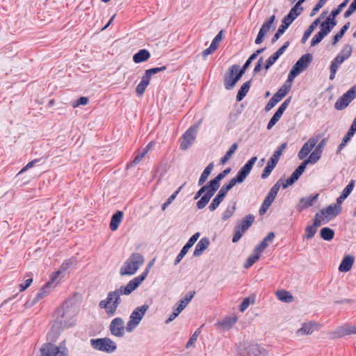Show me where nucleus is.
Returning <instances> with one entry per match:
<instances>
[{"mask_svg":"<svg viewBox=\"0 0 356 356\" xmlns=\"http://www.w3.org/2000/svg\"><path fill=\"white\" fill-rule=\"evenodd\" d=\"M257 160V156H253L249 159L243 167L238 171L235 177L229 179L227 183L222 185L218 193L212 200L209 206L211 211H215L223 201L229 191H230L236 184L243 183L248 175L250 173L253 165Z\"/></svg>","mask_w":356,"mask_h":356,"instance_id":"obj_1","label":"nucleus"},{"mask_svg":"<svg viewBox=\"0 0 356 356\" xmlns=\"http://www.w3.org/2000/svg\"><path fill=\"white\" fill-rule=\"evenodd\" d=\"M138 282V280L133 282L129 281L126 286H121L119 289L108 292L106 298L99 302V307L104 309L108 315L113 316L122 302L120 296L130 295L137 289Z\"/></svg>","mask_w":356,"mask_h":356,"instance_id":"obj_2","label":"nucleus"},{"mask_svg":"<svg viewBox=\"0 0 356 356\" xmlns=\"http://www.w3.org/2000/svg\"><path fill=\"white\" fill-rule=\"evenodd\" d=\"M76 312L74 307L65 301L54 313V323L65 329L74 325Z\"/></svg>","mask_w":356,"mask_h":356,"instance_id":"obj_3","label":"nucleus"},{"mask_svg":"<svg viewBox=\"0 0 356 356\" xmlns=\"http://www.w3.org/2000/svg\"><path fill=\"white\" fill-rule=\"evenodd\" d=\"M145 261L143 255L138 252L132 253L121 266L120 273L121 275H134Z\"/></svg>","mask_w":356,"mask_h":356,"instance_id":"obj_4","label":"nucleus"},{"mask_svg":"<svg viewBox=\"0 0 356 356\" xmlns=\"http://www.w3.org/2000/svg\"><path fill=\"white\" fill-rule=\"evenodd\" d=\"M313 56L311 54L307 53L302 55L294 64L291 69L288 77L287 82H292L293 79L302 72L306 70L311 62L312 61Z\"/></svg>","mask_w":356,"mask_h":356,"instance_id":"obj_5","label":"nucleus"},{"mask_svg":"<svg viewBox=\"0 0 356 356\" xmlns=\"http://www.w3.org/2000/svg\"><path fill=\"white\" fill-rule=\"evenodd\" d=\"M148 309L149 305L144 304L133 310L125 327L127 332H131L138 327Z\"/></svg>","mask_w":356,"mask_h":356,"instance_id":"obj_6","label":"nucleus"},{"mask_svg":"<svg viewBox=\"0 0 356 356\" xmlns=\"http://www.w3.org/2000/svg\"><path fill=\"white\" fill-rule=\"evenodd\" d=\"M90 343L93 349L106 353H113L117 349L115 342L108 337L91 339Z\"/></svg>","mask_w":356,"mask_h":356,"instance_id":"obj_7","label":"nucleus"},{"mask_svg":"<svg viewBox=\"0 0 356 356\" xmlns=\"http://www.w3.org/2000/svg\"><path fill=\"white\" fill-rule=\"evenodd\" d=\"M243 75L239 71V65H232L223 78L225 88L227 90L233 89Z\"/></svg>","mask_w":356,"mask_h":356,"instance_id":"obj_8","label":"nucleus"},{"mask_svg":"<svg viewBox=\"0 0 356 356\" xmlns=\"http://www.w3.org/2000/svg\"><path fill=\"white\" fill-rule=\"evenodd\" d=\"M205 188L207 189L204 190V195L196 203V207L198 209H202L207 206L220 187L211 181H209L205 184Z\"/></svg>","mask_w":356,"mask_h":356,"instance_id":"obj_9","label":"nucleus"},{"mask_svg":"<svg viewBox=\"0 0 356 356\" xmlns=\"http://www.w3.org/2000/svg\"><path fill=\"white\" fill-rule=\"evenodd\" d=\"M356 98V85L352 86L334 104V108L341 111L346 108L350 103Z\"/></svg>","mask_w":356,"mask_h":356,"instance_id":"obj_10","label":"nucleus"},{"mask_svg":"<svg viewBox=\"0 0 356 356\" xmlns=\"http://www.w3.org/2000/svg\"><path fill=\"white\" fill-rule=\"evenodd\" d=\"M275 21V15H273L268 19H266L264 24L261 25L259 33L257 34V36L255 39V44H260L263 41L266 35V34L270 31L272 29L273 30L275 29L274 24Z\"/></svg>","mask_w":356,"mask_h":356,"instance_id":"obj_11","label":"nucleus"},{"mask_svg":"<svg viewBox=\"0 0 356 356\" xmlns=\"http://www.w3.org/2000/svg\"><path fill=\"white\" fill-rule=\"evenodd\" d=\"M289 89L286 86H282L276 93L270 99L265 106V111L271 110L279 102H280L289 92Z\"/></svg>","mask_w":356,"mask_h":356,"instance_id":"obj_12","label":"nucleus"},{"mask_svg":"<svg viewBox=\"0 0 356 356\" xmlns=\"http://www.w3.org/2000/svg\"><path fill=\"white\" fill-rule=\"evenodd\" d=\"M200 232H196L191 236V238L188 239V241L186 242V243L181 248V251L179 252V253L177 256L175 260L174 261L175 266H177L178 264L180 263V261L184 258V257L187 254L189 249L197 241L198 238L200 237Z\"/></svg>","mask_w":356,"mask_h":356,"instance_id":"obj_13","label":"nucleus"},{"mask_svg":"<svg viewBox=\"0 0 356 356\" xmlns=\"http://www.w3.org/2000/svg\"><path fill=\"white\" fill-rule=\"evenodd\" d=\"M111 333L118 337H122L124 334V321L120 317L113 318L109 325Z\"/></svg>","mask_w":356,"mask_h":356,"instance_id":"obj_14","label":"nucleus"},{"mask_svg":"<svg viewBox=\"0 0 356 356\" xmlns=\"http://www.w3.org/2000/svg\"><path fill=\"white\" fill-rule=\"evenodd\" d=\"M318 195V193H316L300 198L296 207L297 211L301 212L309 207L313 206L317 201Z\"/></svg>","mask_w":356,"mask_h":356,"instance_id":"obj_15","label":"nucleus"},{"mask_svg":"<svg viewBox=\"0 0 356 356\" xmlns=\"http://www.w3.org/2000/svg\"><path fill=\"white\" fill-rule=\"evenodd\" d=\"M188 129L186 131L180 138V146L179 148L181 150H186L194 142L196 136V134L193 131H190Z\"/></svg>","mask_w":356,"mask_h":356,"instance_id":"obj_16","label":"nucleus"},{"mask_svg":"<svg viewBox=\"0 0 356 356\" xmlns=\"http://www.w3.org/2000/svg\"><path fill=\"white\" fill-rule=\"evenodd\" d=\"M356 133V116L355 117L350 127L349 128L347 133L343 136L341 143L339 145L336 154H340L341 151L344 148L346 145L347 143L351 139V138Z\"/></svg>","mask_w":356,"mask_h":356,"instance_id":"obj_17","label":"nucleus"},{"mask_svg":"<svg viewBox=\"0 0 356 356\" xmlns=\"http://www.w3.org/2000/svg\"><path fill=\"white\" fill-rule=\"evenodd\" d=\"M317 140L314 138H310L301 147L298 152V158L303 160L312 149L316 146Z\"/></svg>","mask_w":356,"mask_h":356,"instance_id":"obj_18","label":"nucleus"},{"mask_svg":"<svg viewBox=\"0 0 356 356\" xmlns=\"http://www.w3.org/2000/svg\"><path fill=\"white\" fill-rule=\"evenodd\" d=\"M279 159L280 157L278 156L275 155V154L272 155L261 173V177L262 179H266L270 175L273 170L277 165Z\"/></svg>","mask_w":356,"mask_h":356,"instance_id":"obj_19","label":"nucleus"},{"mask_svg":"<svg viewBox=\"0 0 356 356\" xmlns=\"http://www.w3.org/2000/svg\"><path fill=\"white\" fill-rule=\"evenodd\" d=\"M245 348L249 355L268 356L267 350L259 344H249Z\"/></svg>","mask_w":356,"mask_h":356,"instance_id":"obj_20","label":"nucleus"},{"mask_svg":"<svg viewBox=\"0 0 356 356\" xmlns=\"http://www.w3.org/2000/svg\"><path fill=\"white\" fill-rule=\"evenodd\" d=\"M51 287V282H47L39 291V292L35 295V296L31 300H29L26 305L28 307H32L35 305L40 300L44 298L48 293L49 291L47 289Z\"/></svg>","mask_w":356,"mask_h":356,"instance_id":"obj_21","label":"nucleus"},{"mask_svg":"<svg viewBox=\"0 0 356 356\" xmlns=\"http://www.w3.org/2000/svg\"><path fill=\"white\" fill-rule=\"evenodd\" d=\"M337 21L331 17L328 16L326 19L321 24L320 31L327 35L332 29L337 25Z\"/></svg>","mask_w":356,"mask_h":356,"instance_id":"obj_22","label":"nucleus"},{"mask_svg":"<svg viewBox=\"0 0 356 356\" xmlns=\"http://www.w3.org/2000/svg\"><path fill=\"white\" fill-rule=\"evenodd\" d=\"M302 10L303 8L300 6L299 3H296L283 19L291 24L292 22L301 14Z\"/></svg>","mask_w":356,"mask_h":356,"instance_id":"obj_23","label":"nucleus"},{"mask_svg":"<svg viewBox=\"0 0 356 356\" xmlns=\"http://www.w3.org/2000/svg\"><path fill=\"white\" fill-rule=\"evenodd\" d=\"M254 220V216L252 214H248L236 225V227L245 233L252 225Z\"/></svg>","mask_w":356,"mask_h":356,"instance_id":"obj_24","label":"nucleus"},{"mask_svg":"<svg viewBox=\"0 0 356 356\" xmlns=\"http://www.w3.org/2000/svg\"><path fill=\"white\" fill-rule=\"evenodd\" d=\"M325 144V139L321 140V142L315 147L314 150L309 156L308 159H309L314 164L320 159Z\"/></svg>","mask_w":356,"mask_h":356,"instance_id":"obj_25","label":"nucleus"},{"mask_svg":"<svg viewBox=\"0 0 356 356\" xmlns=\"http://www.w3.org/2000/svg\"><path fill=\"white\" fill-rule=\"evenodd\" d=\"M344 62V58L339 56L336 57L332 60L330 65V79L333 80L335 78L336 73L339 69V67Z\"/></svg>","mask_w":356,"mask_h":356,"instance_id":"obj_26","label":"nucleus"},{"mask_svg":"<svg viewBox=\"0 0 356 356\" xmlns=\"http://www.w3.org/2000/svg\"><path fill=\"white\" fill-rule=\"evenodd\" d=\"M209 239L207 237L202 238L196 244L193 252L194 257H200L203 252L209 247Z\"/></svg>","mask_w":356,"mask_h":356,"instance_id":"obj_27","label":"nucleus"},{"mask_svg":"<svg viewBox=\"0 0 356 356\" xmlns=\"http://www.w3.org/2000/svg\"><path fill=\"white\" fill-rule=\"evenodd\" d=\"M222 30L219 31L218 33V34L215 36V38L213 39V40L210 44V46L202 51L203 56H207L208 55L211 54L216 49L218 44L222 40Z\"/></svg>","mask_w":356,"mask_h":356,"instance_id":"obj_28","label":"nucleus"},{"mask_svg":"<svg viewBox=\"0 0 356 356\" xmlns=\"http://www.w3.org/2000/svg\"><path fill=\"white\" fill-rule=\"evenodd\" d=\"M353 263H354V257L352 255H349V254L346 255L343 258V259L339 266V270L342 273H346V272L349 271L351 269V268L353 265Z\"/></svg>","mask_w":356,"mask_h":356,"instance_id":"obj_29","label":"nucleus"},{"mask_svg":"<svg viewBox=\"0 0 356 356\" xmlns=\"http://www.w3.org/2000/svg\"><path fill=\"white\" fill-rule=\"evenodd\" d=\"M123 215L124 213L122 211H117L112 215L109 225L110 229L112 231H115L118 229L120 222L122 220Z\"/></svg>","mask_w":356,"mask_h":356,"instance_id":"obj_30","label":"nucleus"},{"mask_svg":"<svg viewBox=\"0 0 356 356\" xmlns=\"http://www.w3.org/2000/svg\"><path fill=\"white\" fill-rule=\"evenodd\" d=\"M65 328L59 327L57 324H53L51 330L48 332L47 338V340L49 341V343L56 341L57 339L59 337L60 332Z\"/></svg>","mask_w":356,"mask_h":356,"instance_id":"obj_31","label":"nucleus"},{"mask_svg":"<svg viewBox=\"0 0 356 356\" xmlns=\"http://www.w3.org/2000/svg\"><path fill=\"white\" fill-rule=\"evenodd\" d=\"M149 58V51L145 49H142L133 56V60L135 63H140L147 60Z\"/></svg>","mask_w":356,"mask_h":356,"instance_id":"obj_32","label":"nucleus"},{"mask_svg":"<svg viewBox=\"0 0 356 356\" xmlns=\"http://www.w3.org/2000/svg\"><path fill=\"white\" fill-rule=\"evenodd\" d=\"M291 25L290 23L287 22L285 19H282V24L278 27L277 31L273 36L271 39V43L274 44L275 43L277 40L281 37L282 34L286 31V29L289 28V26Z\"/></svg>","mask_w":356,"mask_h":356,"instance_id":"obj_33","label":"nucleus"},{"mask_svg":"<svg viewBox=\"0 0 356 356\" xmlns=\"http://www.w3.org/2000/svg\"><path fill=\"white\" fill-rule=\"evenodd\" d=\"M315 330H318V324L314 322L304 323L298 330L302 334H311Z\"/></svg>","mask_w":356,"mask_h":356,"instance_id":"obj_34","label":"nucleus"},{"mask_svg":"<svg viewBox=\"0 0 356 356\" xmlns=\"http://www.w3.org/2000/svg\"><path fill=\"white\" fill-rule=\"evenodd\" d=\"M149 81L150 79H148L145 74H143L140 82L137 85L136 88V92L137 96L140 97L144 94L146 88L149 84Z\"/></svg>","mask_w":356,"mask_h":356,"instance_id":"obj_35","label":"nucleus"},{"mask_svg":"<svg viewBox=\"0 0 356 356\" xmlns=\"http://www.w3.org/2000/svg\"><path fill=\"white\" fill-rule=\"evenodd\" d=\"M280 181H281V179H280L276 184H275L272 186V188L270 189L268 195L265 197L264 200H266V202H268L270 204H272L273 202V201L275 200V199L277 196V194L279 191V189L280 188Z\"/></svg>","mask_w":356,"mask_h":356,"instance_id":"obj_36","label":"nucleus"},{"mask_svg":"<svg viewBox=\"0 0 356 356\" xmlns=\"http://www.w3.org/2000/svg\"><path fill=\"white\" fill-rule=\"evenodd\" d=\"M251 86V80L246 81L244 83L238 90L236 99V102H241L243 100V99L245 97L247 93L248 92Z\"/></svg>","mask_w":356,"mask_h":356,"instance_id":"obj_37","label":"nucleus"},{"mask_svg":"<svg viewBox=\"0 0 356 356\" xmlns=\"http://www.w3.org/2000/svg\"><path fill=\"white\" fill-rule=\"evenodd\" d=\"M320 24V18H316L310 25L305 30L304 32V34L301 39V42L302 44L305 43L306 41L308 40L309 37L312 34V33L314 31V29L316 28V26Z\"/></svg>","mask_w":356,"mask_h":356,"instance_id":"obj_38","label":"nucleus"},{"mask_svg":"<svg viewBox=\"0 0 356 356\" xmlns=\"http://www.w3.org/2000/svg\"><path fill=\"white\" fill-rule=\"evenodd\" d=\"M213 163H210L203 170L202 173L201 174L199 180H198V185L202 186L206 181L207 180L209 176L211 175L213 169Z\"/></svg>","mask_w":356,"mask_h":356,"instance_id":"obj_39","label":"nucleus"},{"mask_svg":"<svg viewBox=\"0 0 356 356\" xmlns=\"http://www.w3.org/2000/svg\"><path fill=\"white\" fill-rule=\"evenodd\" d=\"M341 211V207L339 205H329L327 208L321 210L322 215L327 214L329 216H337Z\"/></svg>","mask_w":356,"mask_h":356,"instance_id":"obj_40","label":"nucleus"},{"mask_svg":"<svg viewBox=\"0 0 356 356\" xmlns=\"http://www.w3.org/2000/svg\"><path fill=\"white\" fill-rule=\"evenodd\" d=\"M54 346L52 343H44L40 348L38 356H53Z\"/></svg>","mask_w":356,"mask_h":356,"instance_id":"obj_41","label":"nucleus"},{"mask_svg":"<svg viewBox=\"0 0 356 356\" xmlns=\"http://www.w3.org/2000/svg\"><path fill=\"white\" fill-rule=\"evenodd\" d=\"M320 236L323 240L330 241L334 237V231L330 227H325L321 229Z\"/></svg>","mask_w":356,"mask_h":356,"instance_id":"obj_42","label":"nucleus"},{"mask_svg":"<svg viewBox=\"0 0 356 356\" xmlns=\"http://www.w3.org/2000/svg\"><path fill=\"white\" fill-rule=\"evenodd\" d=\"M276 296L280 300L284 302H291L293 299L291 293L285 290H278L276 292Z\"/></svg>","mask_w":356,"mask_h":356,"instance_id":"obj_43","label":"nucleus"},{"mask_svg":"<svg viewBox=\"0 0 356 356\" xmlns=\"http://www.w3.org/2000/svg\"><path fill=\"white\" fill-rule=\"evenodd\" d=\"M238 145V143H233L227 151L225 154L220 159V163L225 164L229 159H230L235 151L237 149Z\"/></svg>","mask_w":356,"mask_h":356,"instance_id":"obj_44","label":"nucleus"},{"mask_svg":"<svg viewBox=\"0 0 356 356\" xmlns=\"http://www.w3.org/2000/svg\"><path fill=\"white\" fill-rule=\"evenodd\" d=\"M350 23L348 22L347 23H346L341 28V29L339 30V31L336 33L333 38H332V44L334 45L336 44L339 40L343 36V35L345 34V33L348 31V29H349L350 27Z\"/></svg>","mask_w":356,"mask_h":356,"instance_id":"obj_45","label":"nucleus"},{"mask_svg":"<svg viewBox=\"0 0 356 356\" xmlns=\"http://www.w3.org/2000/svg\"><path fill=\"white\" fill-rule=\"evenodd\" d=\"M236 202H233L232 205H228L222 215V220L223 221L227 220L232 217L236 209Z\"/></svg>","mask_w":356,"mask_h":356,"instance_id":"obj_46","label":"nucleus"},{"mask_svg":"<svg viewBox=\"0 0 356 356\" xmlns=\"http://www.w3.org/2000/svg\"><path fill=\"white\" fill-rule=\"evenodd\" d=\"M352 52L353 47L349 44H346L337 56L342 57L346 60L351 56Z\"/></svg>","mask_w":356,"mask_h":356,"instance_id":"obj_47","label":"nucleus"},{"mask_svg":"<svg viewBox=\"0 0 356 356\" xmlns=\"http://www.w3.org/2000/svg\"><path fill=\"white\" fill-rule=\"evenodd\" d=\"M76 264V259L74 257L65 260L60 266V270L61 273L65 272L69 270L72 266Z\"/></svg>","mask_w":356,"mask_h":356,"instance_id":"obj_48","label":"nucleus"},{"mask_svg":"<svg viewBox=\"0 0 356 356\" xmlns=\"http://www.w3.org/2000/svg\"><path fill=\"white\" fill-rule=\"evenodd\" d=\"M231 171L230 168H227L217 175L213 179H211L212 182L218 185L219 187L220 186V181L224 179Z\"/></svg>","mask_w":356,"mask_h":356,"instance_id":"obj_49","label":"nucleus"},{"mask_svg":"<svg viewBox=\"0 0 356 356\" xmlns=\"http://www.w3.org/2000/svg\"><path fill=\"white\" fill-rule=\"evenodd\" d=\"M260 258V256L258 255L257 253H254V252L252 254L248 257L245 262L243 264V267L245 268H249L251 267L254 263H256Z\"/></svg>","mask_w":356,"mask_h":356,"instance_id":"obj_50","label":"nucleus"},{"mask_svg":"<svg viewBox=\"0 0 356 356\" xmlns=\"http://www.w3.org/2000/svg\"><path fill=\"white\" fill-rule=\"evenodd\" d=\"M167 69V67L165 65L158 67H152L150 69H148L145 70V75L149 79H151V77L152 75L156 74L159 72H161L165 71Z\"/></svg>","mask_w":356,"mask_h":356,"instance_id":"obj_51","label":"nucleus"},{"mask_svg":"<svg viewBox=\"0 0 356 356\" xmlns=\"http://www.w3.org/2000/svg\"><path fill=\"white\" fill-rule=\"evenodd\" d=\"M203 325H202L200 327L197 328L195 332L194 333L191 335V337H190L189 340L188 341V342L186 343V348H191V346H194V344L196 342L197 339V337L201 333V331H202V327Z\"/></svg>","mask_w":356,"mask_h":356,"instance_id":"obj_52","label":"nucleus"},{"mask_svg":"<svg viewBox=\"0 0 356 356\" xmlns=\"http://www.w3.org/2000/svg\"><path fill=\"white\" fill-rule=\"evenodd\" d=\"M349 0H344L342 3H341L337 8H334V10H332L330 13V14L329 15L330 17H331L332 18H333L334 19H336V17L337 16H338L340 13L341 12L342 9L344 8L348 3Z\"/></svg>","mask_w":356,"mask_h":356,"instance_id":"obj_53","label":"nucleus"},{"mask_svg":"<svg viewBox=\"0 0 356 356\" xmlns=\"http://www.w3.org/2000/svg\"><path fill=\"white\" fill-rule=\"evenodd\" d=\"M317 229L318 228L315 227L312 225L307 226L305 229V233L303 236V238L307 240L312 238L316 234Z\"/></svg>","mask_w":356,"mask_h":356,"instance_id":"obj_54","label":"nucleus"},{"mask_svg":"<svg viewBox=\"0 0 356 356\" xmlns=\"http://www.w3.org/2000/svg\"><path fill=\"white\" fill-rule=\"evenodd\" d=\"M299 178L300 176L293 171L290 177L286 179L285 183L282 184V188L285 189L293 185Z\"/></svg>","mask_w":356,"mask_h":356,"instance_id":"obj_55","label":"nucleus"},{"mask_svg":"<svg viewBox=\"0 0 356 356\" xmlns=\"http://www.w3.org/2000/svg\"><path fill=\"white\" fill-rule=\"evenodd\" d=\"M237 321L236 316H229L227 318H225L222 322L221 325L223 327L225 328H231Z\"/></svg>","mask_w":356,"mask_h":356,"instance_id":"obj_56","label":"nucleus"},{"mask_svg":"<svg viewBox=\"0 0 356 356\" xmlns=\"http://www.w3.org/2000/svg\"><path fill=\"white\" fill-rule=\"evenodd\" d=\"M310 164H314L312 161L309 159H305L298 166V168L294 170V172L298 174L300 177L302 175V174L304 172L307 165Z\"/></svg>","mask_w":356,"mask_h":356,"instance_id":"obj_57","label":"nucleus"},{"mask_svg":"<svg viewBox=\"0 0 356 356\" xmlns=\"http://www.w3.org/2000/svg\"><path fill=\"white\" fill-rule=\"evenodd\" d=\"M151 267H148V266L145 268V270L138 276L133 278L131 280H130L131 282H134L135 280H138V284L137 288L139 286V285L143 282V280L147 277V274L149 273V270Z\"/></svg>","mask_w":356,"mask_h":356,"instance_id":"obj_58","label":"nucleus"},{"mask_svg":"<svg viewBox=\"0 0 356 356\" xmlns=\"http://www.w3.org/2000/svg\"><path fill=\"white\" fill-rule=\"evenodd\" d=\"M282 115L275 111L274 115L272 116V118L270 119L268 124H267V129L270 130L271 129L275 124L280 120Z\"/></svg>","mask_w":356,"mask_h":356,"instance_id":"obj_59","label":"nucleus"},{"mask_svg":"<svg viewBox=\"0 0 356 356\" xmlns=\"http://www.w3.org/2000/svg\"><path fill=\"white\" fill-rule=\"evenodd\" d=\"M326 35L321 31L316 33L311 40V46L314 47L320 43Z\"/></svg>","mask_w":356,"mask_h":356,"instance_id":"obj_60","label":"nucleus"},{"mask_svg":"<svg viewBox=\"0 0 356 356\" xmlns=\"http://www.w3.org/2000/svg\"><path fill=\"white\" fill-rule=\"evenodd\" d=\"M344 336H346L344 327H338L335 331L330 333L331 339L341 338Z\"/></svg>","mask_w":356,"mask_h":356,"instance_id":"obj_61","label":"nucleus"},{"mask_svg":"<svg viewBox=\"0 0 356 356\" xmlns=\"http://www.w3.org/2000/svg\"><path fill=\"white\" fill-rule=\"evenodd\" d=\"M355 182L353 180H351L346 186L343 188L341 194L343 195V197L346 196L347 198L349 195L351 193V192L353 190Z\"/></svg>","mask_w":356,"mask_h":356,"instance_id":"obj_62","label":"nucleus"},{"mask_svg":"<svg viewBox=\"0 0 356 356\" xmlns=\"http://www.w3.org/2000/svg\"><path fill=\"white\" fill-rule=\"evenodd\" d=\"M291 97H289L286 98L282 104L279 106L277 110L276 111L277 113H280L281 115H283L284 112L289 105L291 101Z\"/></svg>","mask_w":356,"mask_h":356,"instance_id":"obj_63","label":"nucleus"},{"mask_svg":"<svg viewBox=\"0 0 356 356\" xmlns=\"http://www.w3.org/2000/svg\"><path fill=\"white\" fill-rule=\"evenodd\" d=\"M355 10H356V0H353V1L349 6L348 8L344 13L343 17L345 18L350 17Z\"/></svg>","mask_w":356,"mask_h":356,"instance_id":"obj_64","label":"nucleus"}]
</instances>
